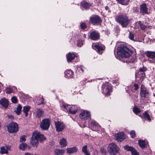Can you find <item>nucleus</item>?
<instances>
[{
  "label": "nucleus",
  "instance_id": "nucleus-41",
  "mask_svg": "<svg viewBox=\"0 0 155 155\" xmlns=\"http://www.w3.org/2000/svg\"><path fill=\"white\" fill-rule=\"evenodd\" d=\"M81 28L82 29H84L87 27L86 25L84 23H82L81 25Z\"/></svg>",
  "mask_w": 155,
  "mask_h": 155
},
{
  "label": "nucleus",
  "instance_id": "nucleus-18",
  "mask_svg": "<svg viewBox=\"0 0 155 155\" xmlns=\"http://www.w3.org/2000/svg\"><path fill=\"white\" fill-rule=\"evenodd\" d=\"M59 143L62 147H65L67 145V141L65 138H62L60 140Z\"/></svg>",
  "mask_w": 155,
  "mask_h": 155
},
{
  "label": "nucleus",
  "instance_id": "nucleus-23",
  "mask_svg": "<svg viewBox=\"0 0 155 155\" xmlns=\"http://www.w3.org/2000/svg\"><path fill=\"white\" fill-rule=\"evenodd\" d=\"M31 107L29 106H25L23 107V111L25 113V116L26 117H27L28 115V112L30 109Z\"/></svg>",
  "mask_w": 155,
  "mask_h": 155
},
{
  "label": "nucleus",
  "instance_id": "nucleus-9",
  "mask_svg": "<svg viewBox=\"0 0 155 155\" xmlns=\"http://www.w3.org/2000/svg\"><path fill=\"white\" fill-rule=\"evenodd\" d=\"M55 124L56 130L59 132L62 131L64 129V126L63 124L60 121L55 122Z\"/></svg>",
  "mask_w": 155,
  "mask_h": 155
},
{
  "label": "nucleus",
  "instance_id": "nucleus-46",
  "mask_svg": "<svg viewBox=\"0 0 155 155\" xmlns=\"http://www.w3.org/2000/svg\"><path fill=\"white\" fill-rule=\"evenodd\" d=\"M94 126H96L97 125V124L94 122H92L91 123Z\"/></svg>",
  "mask_w": 155,
  "mask_h": 155
},
{
  "label": "nucleus",
  "instance_id": "nucleus-29",
  "mask_svg": "<svg viewBox=\"0 0 155 155\" xmlns=\"http://www.w3.org/2000/svg\"><path fill=\"white\" fill-rule=\"evenodd\" d=\"M147 93V92L144 89H141L140 92V95L141 97H143L144 98H145Z\"/></svg>",
  "mask_w": 155,
  "mask_h": 155
},
{
  "label": "nucleus",
  "instance_id": "nucleus-36",
  "mask_svg": "<svg viewBox=\"0 0 155 155\" xmlns=\"http://www.w3.org/2000/svg\"><path fill=\"white\" fill-rule=\"evenodd\" d=\"M130 134L131 137L132 138H134L136 137V134L134 130H131L130 132Z\"/></svg>",
  "mask_w": 155,
  "mask_h": 155
},
{
  "label": "nucleus",
  "instance_id": "nucleus-14",
  "mask_svg": "<svg viewBox=\"0 0 155 155\" xmlns=\"http://www.w3.org/2000/svg\"><path fill=\"white\" fill-rule=\"evenodd\" d=\"M0 104L4 107L7 108L8 105V100L5 99H2L1 100Z\"/></svg>",
  "mask_w": 155,
  "mask_h": 155
},
{
  "label": "nucleus",
  "instance_id": "nucleus-31",
  "mask_svg": "<svg viewBox=\"0 0 155 155\" xmlns=\"http://www.w3.org/2000/svg\"><path fill=\"white\" fill-rule=\"evenodd\" d=\"M27 147V145L25 143H21L20 145L19 148L20 149L22 150H25Z\"/></svg>",
  "mask_w": 155,
  "mask_h": 155
},
{
  "label": "nucleus",
  "instance_id": "nucleus-2",
  "mask_svg": "<svg viewBox=\"0 0 155 155\" xmlns=\"http://www.w3.org/2000/svg\"><path fill=\"white\" fill-rule=\"evenodd\" d=\"M117 54L121 57L127 58L132 54V52L126 47L121 45L117 48Z\"/></svg>",
  "mask_w": 155,
  "mask_h": 155
},
{
  "label": "nucleus",
  "instance_id": "nucleus-39",
  "mask_svg": "<svg viewBox=\"0 0 155 155\" xmlns=\"http://www.w3.org/2000/svg\"><path fill=\"white\" fill-rule=\"evenodd\" d=\"M101 152L103 154H105L107 153L106 151L104 148H101Z\"/></svg>",
  "mask_w": 155,
  "mask_h": 155
},
{
  "label": "nucleus",
  "instance_id": "nucleus-27",
  "mask_svg": "<svg viewBox=\"0 0 155 155\" xmlns=\"http://www.w3.org/2000/svg\"><path fill=\"white\" fill-rule=\"evenodd\" d=\"M124 148L127 150L129 151H130L131 153L133 152L135 149H134L132 147H129L128 145H126L124 147Z\"/></svg>",
  "mask_w": 155,
  "mask_h": 155
},
{
  "label": "nucleus",
  "instance_id": "nucleus-21",
  "mask_svg": "<svg viewBox=\"0 0 155 155\" xmlns=\"http://www.w3.org/2000/svg\"><path fill=\"white\" fill-rule=\"evenodd\" d=\"M81 6L83 8L87 9L91 6V4L83 1L81 3Z\"/></svg>",
  "mask_w": 155,
  "mask_h": 155
},
{
  "label": "nucleus",
  "instance_id": "nucleus-7",
  "mask_svg": "<svg viewBox=\"0 0 155 155\" xmlns=\"http://www.w3.org/2000/svg\"><path fill=\"white\" fill-rule=\"evenodd\" d=\"M80 118L82 120H86L90 118V115L89 112L84 110L79 115Z\"/></svg>",
  "mask_w": 155,
  "mask_h": 155
},
{
  "label": "nucleus",
  "instance_id": "nucleus-45",
  "mask_svg": "<svg viewBox=\"0 0 155 155\" xmlns=\"http://www.w3.org/2000/svg\"><path fill=\"white\" fill-rule=\"evenodd\" d=\"M83 45V43L81 41H79L78 43V46L79 47H81Z\"/></svg>",
  "mask_w": 155,
  "mask_h": 155
},
{
  "label": "nucleus",
  "instance_id": "nucleus-15",
  "mask_svg": "<svg viewBox=\"0 0 155 155\" xmlns=\"http://www.w3.org/2000/svg\"><path fill=\"white\" fill-rule=\"evenodd\" d=\"M138 142L139 146L142 149L145 148L147 144V142L145 140H139Z\"/></svg>",
  "mask_w": 155,
  "mask_h": 155
},
{
  "label": "nucleus",
  "instance_id": "nucleus-17",
  "mask_svg": "<svg viewBox=\"0 0 155 155\" xmlns=\"http://www.w3.org/2000/svg\"><path fill=\"white\" fill-rule=\"evenodd\" d=\"M147 56L151 58H155V52L147 51L146 53Z\"/></svg>",
  "mask_w": 155,
  "mask_h": 155
},
{
  "label": "nucleus",
  "instance_id": "nucleus-11",
  "mask_svg": "<svg viewBox=\"0 0 155 155\" xmlns=\"http://www.w3.org/2000/svg\"><path fill=\"white\" fill-rule=\"evenodd\" d=\"M140 12L143 14H148L147 12V8L146 7V5L145 4H143L140 5Z\"/></svg>",
  "mask_w": 155,
  "mask_h": 155
},
{
  "label": "nucleus",
  "instance_id": "nucleus-24",
  "mask_svg": "<svg viewBox=\"0 0 155 155\" xmlns=\"http://www.w3.org/2000/svg\"><path fill=\"white\" fill-rule=\"evenodd\" d=\"M21 109L22 106L19 104L18 106V107L16 108V109L14 111L15 112L16 114L17 115H19L21 113Z\"/></svg>",
  "mask_w": 155,
  "mask_h": 155
},
{
  "label": "nucleus",
  "instance_id": "nucleus-30",
  "mask_svg": "<svg viewBox=\"0 0 155 155\" xmlns=\"http://www.w3.org/2000/svg\"><path fill=\"white\" fill-rule=\"evenodd\" d=\"M138 24L140 25V28L142 30L145 29L147 27V25H146L142 23L140 21H138Z\"/></svg>",
  "mask_w": 155,
  "mask_h": 155
},
{
  "label": "nucleus",
  "instance_id": "nucleus-3",
  "mask_svg": "<svg viewBox=\"0 0 155 155\" xmlns=\"http://www.w3.org/2000/svg\"><path fill=\"white\" fill-rule=\"evenodd\" d=\"M116 20L123 27H126L129 22L127 16L122 15L118 16L116 18Z\"/></svg>",
  "mask_w": 155,
  "mask_h": 155
},
{
  "label": "nucleus",
  "instance_id": "nucleus-5",
  "mask_svg": "<svg viewBox=\"0 0 155 155\" xmlns=\"http://www.w3.org/2000/svg\"><path fill=\"white\" fill-rule=\"evenodd\" d=\"M118 150L119 149L117 146L114 143L110 144L108 148V151L111 155H115Z\"/></svg>",
  "mask_w": 155,
  "mask_h": 155
},
{
  "label": "nucleus",
  "instance_id": "nucleus-20",
  "mask_svg": "<svg viewBox=\"0 0 155 155\" xmlns=\"http://www.w3.org/2000/svg\"><path fill=\"white\" fill-rule=\"evenodd\" d=\"M67 150V153L69 154H70L76 152L77 149L76 147H73V148H68Z\"/></svg>",
  "mask_w": 155,
  "mask_h": 155
},
{
  "label": "nucleus",
  "instance_id": "nucleus-28",
  "mask_svg": "<svg viewBox=\"0 0 155 155\" xmlns=\"http://www.w3.org/2000/svg\"><path fill=\"white\" fill-rule=\"evenodd\" d=\"M117 2L122 5H125L128 4L129 0H117Z\"/></svg>",
  "mask_w": 155,
  "mask_h": 155
},
{
  "label": "nucleus",
  "instance_id": "nucleus-22",
  "mask_svg": "<svg viewBox=\"0 0 155 155\" xmlns=\"http://www.w3.org/2000/svg\"><path fill=\"white\" fill-rule=\"evenodd\" d=\"M43 114L44 111L42 110L39 109H38L37 114L36 115V116L37 117L39 118L42 116Z\"/></svg>",
  "mask_w": 155,
  "mask_h": 155
},
{
  "label": "nucleus",
  "instance_id": "nucleus-47",
  "mask_svg": "<svg viewBox=\"0 0 155 155\" xmlns=\"http://www.w3.org/2000/svg\"><path fill=\"white\" fill-rule=\"evenodd\" d=\"M24 155H33V154H31V153H26Z\"/></svg>",
  "mask_w": 155,
  "mask_h": 155
},
{
  "label": "nucleus",
  "instance_id": "nucleus-12",
  "mask_svg": "<svg viewBox=\"0 0 155 155\" xmlns=\"http://www.w3.org/2000/svg\"><path fill=\"white\" fill-rule=\"evenodd\" d=\"M1 150L0 151V153L2 154L5 153L7 154L8 153V150L10 149L9 147H1Z\"/></svg>",
  "mask_w": 155,
  "mask_h": 155
},
{
  "label": "nucleus",
  "instance_id": "nucleus-50",
  "mask_svg": "<svg viewBox=\"0 0 155 155\" xmlns=\"http://www.w3.org/2000/svg\"><path fill=\"white\" fill-rule=\"evenodd\" d=\"M69 72L70 73H71V74H72V73H73L71 71H69Z\"/></svg>",
  "mask_w": 155,
  "mask_h": 155
},
{
  "label": "nucleus",
  "instance_id": "nucleus-49",
  "mask_svg": "<svg viewBox=\"0 0 155 155\" xmlns=\"http://www.w3.org/2000/svg\"><path fill=\"white\" fill-rule=\"evenodd\" d=\"M41 104H44V100H42L41 101Z\"/></svg>",
  "mask_w": 155,
  "mask_h": 155
},
{
  "label": "nucleus",
  "instance_id": "nucleus-37",
  "mask_svg": "<svg viewBox=\"0 0 155 155\" xmlns=\"http://www.w3.org/2000/svg\"><path fill=\"white\" fill-rule=\"evenodd\" d=\"M11 100L12 102L14 103H16L17 102V98L15 96L13 97Z\"/></svg>",
  "mask_w": 155,
  "mask_h": 155
},
{
  "label": "nucleus",
  "instance_id": "nucleus-44",
  "mask_svg": "<svg viewBox=\"0 0 155 155\" xmlns=\"http://www.w3.org/2000/svg\"><path fill=\"white\" fill-rule=\"evenodd\" d=\"M134 86L135 87L134 89L135 90H136L138 88V85L137 84H134Z\"/></svg>",
  "mask_w": 155,
  "mask_h": 155
},
{
  "label": "nucleus",
  "instance_id": "nucleus-13",
  "mask_svg": "<svg viewBox=\"0 0 155 155\" xmlns=\"http://www.w3.org/2000/svg\"><path fill=\"white\" fill-rule=\"evenodd\" d=\"M99 37L98 34L95 32H93L91 33L90 37L93 40L97 39Z\"/></svg>",
  "mask_w": 155,
  "mask_h": 155
},
{
  "label": "nucleus",
  "instance_id": "nucleus-10",
  "mask_svg": "<svg viewBox=\"0 0 155 155\" xmlns=\"http://www.w3.org/2000/svg\"><path fill=\"white\" fill-rule=\"evenodd\" d=\"M90 21L92 23L94 24L99 23L101 21L100 18L97 16L90 18Z\"/></svg>",
  "mask_w": 155,
  "mask_h": 155
},
{
  "label": "nucleus",
  "instance_id": "nucleus-4",
  "mask_svg": "<svg viewBox=\"0 0 155 155\" xmlns=\"http://www.w3.org/2000/svg\"><path fill=\"white\" fill-rule=\"evenodd\" d=\"M7 128L8 131L10 133H16L18 130L17 124L12 122L8 124Z\"/></svg>",
  "mask_w": 155,
  "mask_h": 155
},
{
  "label": "nucleus",
  "instance_id": "nucleus-42",
  "mask_svg": "<svg viewBox=\"0 0 155 155\" xmlns=\"http://www.w3.org/2000/svg\"><path fill=\"white\" fill-rule=\"evenodd\" d=\"M25 136H22L21 137L20 139V142H21L25 141Z\"/></svg>",
  "mask_w": 155,
  "mask_h": 155
},
{
  "label": "nucleus",
  "instance_id": "nucleus-1",
  "mask_svg": "<svg viewBox=\"0 0 155 155\" xmlns=\"http://www.w3.org/2000/svg\"><path fill=\"white\" fill-rule=\"evenodd\" d=\"M46 140V138L44 137L43 135L41 134L37 131H35L33 133L30 143L34 147H37L39 141L41 142Z\"/></svg>",
  "mask_w": 155,
  "mask_h": 155
},
{
  "label": "nucleus",
  "instance_id": "nucleus-51",
  "mask_svg": "<svg viewBox=\"0 0 155 155\" xmlns=\"http://www.w3.org/2000/svg\"><path fill=\"white\" fill-rule=\"evenodd\" d=\"M41 104V103H39V104H38V105H40V104Z\"/></svg>",
  "mask_w": 155,
  "mask_h": 155
},
{
  "label": "nucleus",
  "instance_id": "nucleus-6",
  "mask_svg": "<svg viewBox=\"0 0 155 155\" xmlns=\"http://www.w3.org/2000/svg\"><path fill=\"white\" fill-rule=\"evenodd\" d=\"M50 125V120L48 119H45L42 120L40 124V127L43 130H47Z\"/></svg>",
  "mask_w": 155,
  "mask_h": 155
},
{
  "label": "nucleus",
  "instance_id": "nucleus-19",
  "mask_svg": "<svg viewBox=\"0 0 155 155\" xmlns=\"http://www.w3.org/2000/svg\"><path fill=\"white\" fill-rule=\"evenodd\" d=\"M75 57V55L74 54L69 53L67 56V61L68 62L71 61L73 60Z\"/></svg>",
  "mask_w": 155,
  "mask_h": 155
},
{
  "label": "nucleus",
  "instance_id": "nucleus-8",
  "mask_svg": "<svg viewBox=\"0 0 155 155\" xmlns=\"http://www.w3.org/2000/svg\"><path fill=\"white\" fill-rule=\"evenodd\" d=\"M117 140L118 142H121L125 138V135L123 132H119L115 135Z\"/></svg>",
  "mask_w": 155,
  "mask_h": 155
},
{
  "label": "nucleus",
  "instance_id": "nucleus-43",
  "mask_svg": "<svg viewBox=\"0 0 155 155\" xmlns=\"http://www.w3.org/2000/svg\"><path fill=\"white\" fill-rule=\"evenodd\" d=\"M147 69L146 68L143 67L142 68H141L140 69V71L141 72H143L146 71Z\"/></svg>",
  "mask_w": 155,
  "mask_h": 155
},
{
  "label": "nucleus",
  "instance_id": "nucleus-25",
  "mask_svg": "<svg viewBox=\"0 0 155 155\" xmlns=\"http://www.w3.org/2000/svg\"><path fill=\"white\" fill-rule=\"evenodd\" d=\"M87 145L84 146L82 147V151L86 155H90V152L87 151Z\"/></svg>",
  "mask_w": 155,
  "mask_h": 155
},
{
  "label": "nucleus",
  "instance_id": "nucleus-35",
  "mask_svg": "<svg viewBox=\"0 0 155 155\" xmlns=\"http://www.w3.org/2000/svg\"><path fill=\"white\" fill-rule=\"evenodd\" d=\"M72 108L73 107H72L71 108L69 109V111L70 113L71 114H75L77 112V109L73 110Z\"/></svg>",
  "mask_w": 155,
  "mask_h": 155
},
{
  "label": "nucleus",
  "instance_id": "nucleus-38",
  "mask_svg": "<svg viewBox=\"0 0 155 155\" xmlns=\"http://www.w3.org/2000/svg\"><path fill=\"white\" fill-rule=\"evenodd\" d=\"M129 35L130 38L131 40L134 41V35L132 33H131L130 32Z\"/></svg>",
  "mask_w": 155,
  "mask_h": 155
},
{
  "label": "nucleus",
  "instance_id": "nucleus-48",
  "mask_svg": "<svg viewBox=\"0 0 155 155\" xmlns=\"http://www.w3.org/2000/svg\"><path fill=\"white\" fill-rule=\"evenodd\" d=\"M106 95H110V94H109V91L108 89V92H107V93L106 94Z\"/></svg>",
  "mask_w": 155,
  "mask_h": 155
},
{
  "label": "nucleus",
  "instance_id": "nucleus-40",
  "mask_svg": "<svg viewBox=\"0 0 155 155\" xmlns=\"http://www.w3.org/2000/svg\"><path fill=\"white\" fill-rule=\"evenodd\" d=\"M131 154L132 155H139V153L137 152L135 149L131 152Z\"/></svg>",
  "mask_w": 155,
  "mask_h": 155
},
{
  "label": "nucleus",
  "instance_id": "nucleus-33",
  "mask_svg": "<svg viewBox=\"0 0 155 155\" xmlns=\"http://www.w3.org/2000/svg\"><path fill=\"white\" fill-rule=\"evenodd\" d=\"M13 92V90L12 89H11L10 88H8V87H7V88H6V92L7 94H10Z\"/></svg>",
  "mask_w": 155,
  "mask_h": 155
},
{
  "label": "nucleus",
  "instance_id": "nucleus-26",
  "mask_svg": "<svg viewBox=\"0 0 155 155\" xmlns=\"http://www.w3.org/2000/svg\"><path fill=\"white\" fill-rule=\"evenodd\" d=\"M94 47L97 49L98 52L100 54L102 53V52H100V51L104 50L103 47L99 45H94Z\"/></svg>",
  "mask_w": 155,
  "mask_h": 155
},
{
  "label": "nucleus",
  "instance_id": "nucleus-52",
  "mask_svg": "<svg viewBox=\"0 0 155 155\" xmlns=\"http://www.w3.org/2000/svg\"><path fill=\"white\" fill-rule=\"evenodd\" d=\"M42 99L43 100H44V99L43 98V97H42Z\"/></svg>",
  "mask_w": 155,
  "mask_h": 155
},
{
  "label": "nucleus",
  "instance_id": "nucleus-34",
  "mask_svg": "<svg viewBox=\"0 0 155 155\" xmlns=\"http://www.w3.org/2000/svg\"><path fill=\"white\" fill-rule=\"evenodd\" d=\"M144 116L145 117L147 118V119L149 120H151V119L149 115L147 112H145L143 114Z\"/></svg>",
  "mask_w": 155,
  "mask_h": 155
},
{
  "label": "nucleus",
  "instance_id": "nucleus-16",
  "mask_svg": "<svg viewBox=\"0 0 155 155\" xmlns=\"http://www.w3.org/2000/svg\"><path fill=\"white\" fill-rule=\"evenodd\" d=\"M65 150L63 149H55L54 150L55 154L56 155H63L65 152Z\"/></svg>",
  "mask_w": 155,
  "mask_h": 155
},
{
  "label": "nucleus",
  "instance_id": "nucleus-32",
  "mask_svg": "<svg viewBox=\"0 0 155 155\" xmlns=\"http://www.w3.org/2000/svg\"><path fill=\"white\" fill-rule=\"evenodd\" d=\"M133 111L136 114L139 113L141 112L140 109L136 106L134 108Z\"/></svg>",
  "mask_w": 155,
  "mask_h": 155
}]
</instances>
